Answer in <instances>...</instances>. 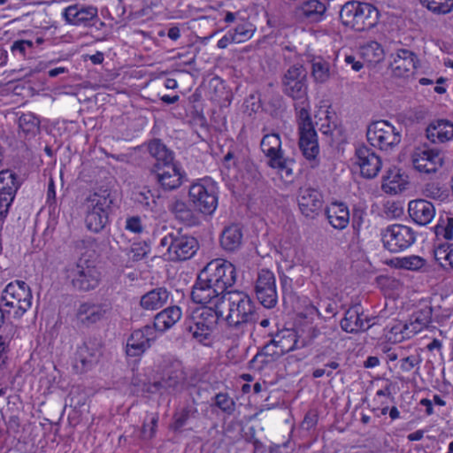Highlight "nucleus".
Wrapping results in <instances>:
<instances>
[{"instance_id": "obj_1", "label": "nucleus", "mask_w": 453, "mask_h": 453, "mask_svg": "<svg viewBox=\"0 0 453 453\" xmlns=\"http://www.w3.org/2000/svg\"><path fill=\"white\" fill-rule=\"evenodd\" d=\"M226 267L222 258L211 260L199 273L192 288L191 298L196 303L215 308L226 306Z\"/></svg>"}, {"instance_id": "obj_2", "label": "nucleus", "mask_w": 453, "mask_h": 453, "mask_svg": "<svg viewBox=\"0 0 453 453\" xmlns=\"http://www.w3.org/2000/svg\"><path fill=\"white\" fill-rule=\"evenodd\" d=\"M339 16L343 26L363 32L376 26L380 14L372 4L351 0L341 7Z\"/></svg>"}, {"instance_id": "obj_3", "label": "nucleus", "mask_w": 453, "mask_h": 453, "mask_svg": "<svg viewBox=\"0 0 453 453\" xmlns=\"http://www.w3.org/2000/svg\"><path fill=\"white\" fill-rule=\"evenodd\" d=\"M112 198L107 189L89 195L83 203L85 224L94 233L102 231L109 221Z\"/></svg>"}, {"instance_id": "obj_4", "label": "nucleus", "mask_w": 453, "mask_h": 453, "mask_svg": "<svg viewBox=\"0 0 453 453\" xmlns=\"http://www.w3.org/2000/svg\"><path fill=\"white\" fill-rule=\"evenodd\" d=\"M158 249L169 261H185L196 253L198 242L179 230H172L160 239Z\"/></svg>"}, {"instance_id": "obj_5", "label": "nucleus", "mask_w": 453, "mask_h": 453, "mask_svg": "<svg viewBox=\"0 0 453 453\" xmlns=\"http://www.w3.org/2000/svg\"><path fill=\"white\" fill-rule=\"evenodd\" d=\"M295 109L298 119L299 148L307 160L316 162L319 147L309 112L308 99L304 103L296 102Z\"/></svg>"}, {"instance_id": "obj_6", "label": "nucleus", "mask_w": 453, "mask_h": 453, "mask_svg": "<svg viewBox=\"0 0 453 453\" xmlns=\"http://www.w3.org/2000/svg\"><path fill=\"white\" fill-rule=\"evenodd\" d=\"M1 302L12 318L20 319L32 304L29 286L23 280L10 282L2 291Z\"/></svg>"}, {"instance_id": "obj_7", "label": "nucleus", "mask_w": 453, "mask_h": 453, "mask_svg": "<svg viewBox=\"0 0 453 453\" xmlns=\"http://www.w3.org/2000/svg\"><path fill=\"white\" fill-rule=\"evenodd\" d=\"M67 277L73 288L78 291L95 289L101 280L96 267L88 259L80 257L67 269Z\"/></svg>"}, {"instance_id": "obj_8", "label": "nucleus", "mask_w": 453, "mask_h": 453, "mask_svg": "<svg viewBox=\"0 0 453 453\" xmlns=\"http://www.w3.org/2000/svg\"><path fill=\"white\" fill-rule=\"evenodd\" d=\"M218 188L211 178L193 183L188 191L190 201L202 213L211 214L218 205Z\"/></svg>"}, {"instance_id": "obj_9", "label": "nucleus", "mask_w": 453, "mask_h": 453, "mask_svg": "<svg viewBox=\"0 0 453 453\" xmlns=\"http://www.w3.org/2000/svg\"><path fill=\"white\" fill-rule=\"evenodd\" d=\"M366 137L370 144L381 150H391L402 139L401 132L386 120L372 122L367 127Z\"/></svg>"}, {"instance_id": "obj_10", "label": "nucleus", "mask_w": 453, "mask_h": 453, "mask_svg": "<svg viewBox=\"0 0 453 453\" xmlns=\"http://www.w3.org/2000/svg\"><path fill=\"white\" fill-rule=\"evenodd\" d=\"M253 303L242 291L228 290V329L239 328L251 320Z\"/></svg>"}, {"instance_id": "obj_11", "label": "nucleus", "mask_w": 453, "mask_h": 453, "mask_svg": "<svg viewBox=\"0 0 453 453\" xmlns=\"http://www.w3.org/2000/svg\"><path fill=\"white\" fill-rule=\"evenodd\" d=\"M381 240L385 249L396 253L410 248L416 241V234L407 226L394 224L382 230Z\"/></svg>"}, {"instance_id": "obj_12", "label": "nucleus", "mask_w": 453, "mask_h": 453, "mask_svg": "<svg viewBox=\"0 0 453 453\" xmlns=\"http://www.w3.org/2000/svg\"><path fill=\"white\" fill-rule=\"evenodd\" d=\"M306 75L302 65H292L282 78L284 94L295 102L304 103L308 98Z\"/></svg>"}, {"instance_id": "obj_13", "label": "nucleus", "mask_w": 453, "mask_h": 453, "mask_svg": "<svg viewBox=\"0 0 453 453\" xmlns=\"http://www.w3.org/2000/svg\"><path fill=\"white\" fill-rule=\"evenodd\" d=\"M270 343L263 348V354L265 356H281L296 349L303 348L299 344V339L294 329L284 328L274 334H271Z\"/></svg>"}, {"instance_id": "obj_14", "label": "nucleus", "mask_w": 453, "mask_h": 453, "mask_svg": "<svg viewBox=\"0 0 453 453\" xmlns=\"http://www.w3.org/2000/svg\"><path fill=\"white\" fill-rule=\"evenodd\" d=\"M255 293L259 303L267 309L275 307L278 302L276 280L273 272L261 269L255 281Z\"/></svg>"}, {"instance_id": "obj_15", "label": "nucleus", "mask_w": 453, "mask_h": 453, "mask_svg": "<svg viewBox=\"0 0 453 453\" xmlns=\"http://www.w3.org/2000/svg\"><path fill=\"white\" fill-rule=\"evenodd\" d=\"M432 322V308L425 307L415 312L411 319L409 324L403 326L396 325L391 328V334H395L394 341L401 342L409 339L420 332L423 328L427 327Z\"/></svg>"}, {"instance_id": "obj_16", "label": "nucleus", "mask_w": 453, "mask_h": 453, "mask_svg": "<svg viewBox=\"0 0 453 453\" xmlns=\"http://www.w3.org/2000/svg\"><path fill=\"white\" fill-rule=\"evenodd\" d=\"M157 337L156 329L150 325L133 331L127 342V355L132 357L142 356L151 347Z\"/></svg>"}, {"instance_id": "obj_17", "label": "nucleus", "mask_w": 453, "mask_h": 453, "mask_svg": "<svg viewBox=\"0 0 453 453\" xmlns=\"http://www.w3.org/2000/svg\"><path fill=\"white\" fill-rule=\"evenodd\" d=\"M375 317L365 315L360 304H355L345 311L340 326L348 334H358L367 331L375 325Z\"/></svg>"}, {"instance_id": "obj_18", "label": "nucleus", "mask_w": 453, "mask_h": 453, "mask_svg": "<svg viewBox=\"0 0 453 453\" xmlns=\"http://www.w3.org/2000/svg\"><path fill=\"white\" fill-rule=\"evenodd\" d=\"M414 168L419 173H434L443 165V157L438 150L426 146L417 148L411 155Z\"/></svg>"}, {"instance_id": "obj_19", "label": "nucleus", "mask_w": 453, "mask_h": 453, "mask_svg": "<svg viewBox=\"0 0 453 453\" xmlns=\"http://www.w3.org/2000/svg\"><path fill=\"white\" fill-rule=\"evenodd\" d=\"M355 157L363 177L372 179L378 175L382 164L380 157L372 150L360 145L356 149Z\"/></svg>"}, {"instance_id": "obj_20", "label": "nucleus", "mask_w": 453, "mask_h": 453, "mask_svg": "<svg viewBox=\"0 0 453 453\" xmlns=\"http://www.w3.org/2000/svg\"><path fill=\"white\" fill-rule=\"evenodd\" d=\"M326 4L320 0H306L295 7L294 16L303 23H319L325 19Z\"/></svg>"}, {"instance_id": "obj_21", "label": "nucleus", "mask_w": 453, "mask_h": 453, "mask_svg": "<svg viewBox=\"0 0 453 453\" xmlns=\"http://www.w3.org/2000/svg\"><path fill=\"white\" fill-rule=\"evenodd\" d=\"M297 202L301 212L305 217L313 218L318 215L323 206V199L320 192L311 187L299 188Z\"/></svg>"}, {"instance_id": "obj_22", "label": "nucleus", "mask_w": 453, "mask_h": 453, "mask_svg": "<svg viewBox=\"0 0 453 453\" xmlns=\"http://www.w3.org/2000/svg\"><path fill=\"white\" fill-rule=\"evenodd\" d=\"M152 171L157 176V182L165 190L176 189L182 184V173L180 166L173 162L153 166Z\"/></svg>"}, {"instance_id": "obj_23", "label": "nucleus", "mask_w": 453, "mask_h": 453, "mask_svg": "<svg viewBox=\"0 0 453 453\" xmlns=\"http://www.w3.org/2000/svg\"><path fill=\"white\" fill-rule=\"evenodd\" d=\"M391 58H393V60L390 62L389 66L395 76L408 75V73H412L417 68V56L409 50L399 49L395 54L391 55Z\"/></svg>"}, {"instance_id": "obj_24", "label": "nucleus", "mask_w": 453, "mask_h": 453, "mask_svg": "<svg viewBox=\"0 0 453 453\" xmlns=\"http://www.w3.org/2000/svg\"><path fill=\"white\" fill-rule=\"evenodd\" d=\"M63 16L66 22L74 26H88L97 19V8L84 4H73L64 9Z\"/></svg>"}, {"instance_id": "obj_25", "label": "nucleus", "mask_w": 453, "mask_h": 453, "mask_svg": "<svg viewBox=\"0 0 453 453\" xmlns=\"http://www.w3.org/2000/svg\"><path fill=\"white\" fill-rule=\"evenodd\" d=\"M339 334V330L335 325L311 326L308 329L305 338L302 340V346L311 344L315 342L321 345H328L335 342Z\"/></svg>"}, {"instance_id": "obj_26", "label": "nucleus", "mask_w": 453, "mask_h": 453, "mask_svg": "<svg viewBox=\"0 0 453 453\" xmlns=\"http://www.w3.org/2000/svg\"><path fill=\"white\" fill-rule=\"evenodd\" d=\"M185 376L180 367H174L165 371L160 380L154 382L151 392L173 393L183 385Z\"/></svg>"}, {"instance_id": "obj_27", "label": "nucleus", "mask_w": 453, "mask_h": 453, "mask_svg": "<svg viewBox=\"0 0 453 453\" xmlns=\"http://www.w3.org/2000/svg\"><path fill=\"white\" fill-rule=\"evenodd\" d=\"M106 305L95 303H82L80 304L76 319L84 326H90L101 321L106 315Z\"/></svg>"}, {"instance_id": "obj_28", "label": "nucleus", "mask_w": 453, "mask_h": 453, "mask_svg": "<svg viewBox=\"0 0 453 453\" xmlns=\"http://www.w3.org/2000/svg\"><path fill=\"white\" fill-rule=\"evenodd\" d=\"M408 211L410 217L421 226L430 223L435 215L434 204L423 199L411 201Z\"/></svg>"}, {"instance_id": "obj_29", "label": "nucleus", "mask_w": 453, "mask_h": 453, "mask_svg": "<svg viewBox=\"0 0 453 453\" xmlns=\"http://www.w3.org/2000/svg\"><path fill=\"white\" fill-rule=\"evenodd\" d=\"M225 307L215 308L203 306L195 309L191 313L200 318L203 324L208 325V328L212 332L218 326L226 323V317L224 316Z\"/></svg>"}, {"instance_id": "obj_30", "label": "nucleus", "mask_w": 453, "mask_h": 453, "mask_svg": "<svg viewBox=\"0 0 453 453\" xmlns=\"http://www.w3.org/2000/svg\"><path fill=\"white\" fill-rule=\"evenodd\" d=\"M426 137L432 142H444L453 139V123L447 119H437L426 127Z\"/></svg>"}, {"instance_id": "obj_31", "label": "nucleus", "mask_w": 453, "mask_h": 453, "mask_svg": "<svg viewBox=\"0 0 453 453\" xmlns=\"http://www.w3.org/2000/svg\"><path fill=\"white\" fill-rule=\"evenodd\" d=\"M181 310L178 306L168 307L155 316L153 327L156 332H165L177 323L181 318Z\"/></svg>"}, {"instance_id": "obj_32", "label": "nucleus", "mask_w": 453, "mask_h": 453, "mask_svg": "<svg viewBox=\"0 0 453 453\" xmlns=\"http://www.w3.org/2000/svg\"><path fill=\"white\" fill-rule=\"evenodd\" d=\"M99 356L100 349L96 342H84L77 349L76 362H80L81 369L86 371L97 362Z\"/></svg>"}, {"instance_id": "obj_33", "label": "nucleus", "mask_w": 453, "mask_h": 453, "mask_svg": "<svg viewBox=\"0 0 453 453\" xmlns=\"http://www.w3.org/2000/svg\"><path fill=\"white\" fill-rule=\"evenodd\" d=\"M170 293L165 288L152 289L141 298V306L149 311H154L163 307L168 301Z\"/></svg>"}, {"instance_id": "obj_34", "label": "nucleus", "mask_w": 453, "mask_h": 453, "mask_svg": "<svg viewBox=\"0 0 453 453\" xmlns=\"http://www.w3.org/2000/svg\"><path fill=\"white\" fill-rule=\"evenodd\" d=\"M331 226L336 229L345 228L349 222L348 207L342 203H333L326 211Z\"/></svg>"}, {"instance_id": "obj_35", "label": "nucleus", "mask_w": 453, "mask_h": 453, "mask_svg": "<svg viewBox=\"0 0 453 453\" xmlns=\"http://www.w3.org/2000/svg\"><path fill=\"white\" fill-rule=\"evenodd\" d=\"M200 319V318L191 313L186 319L185 326L194 339L201 343L207 344L206 342L210 339L212 331L208 328V325L204 326Z\"/></svg>"}, {"instance_id": "obj_36", "label": "nucleus", "mask_w": 453, "mask_h": 453, "mask_svg": "<svg viewBox=\"0 0 453 453\" xmlns=\"http://www.w3.org/2000/svg\"><path fill=\"white\" fill-rule=\"evenodd\" d=\"M17 175L11 170L0 171V197L13 201L19 188Z\"/></svg>"}, {"instance_id": "obj_37", "label": "nucleus", "mask_w": 453, "mask_h": 453, "mask_svg": "<svg viewBox=\"0 0 453 453\" xmlns=\"http://www.w3.org/2000/svg\"><path fill=\"white\" fill-rule=\"evenodd\" d=\"M260 146L263 152L269 158V161H273V158H278L283 155L281 140L280 135L276 133L264 135Z\"/></svg>"}, {"instance_id": "obj_38", "label": "nucleus", "mask_w": 453, "mask_h": 453, "mask_svg": "<svg viewBox=\"0 0 453 453\" xmlns=\"http://www.w3.org/2000/svg\"><path fill=\"white\" fill-rule=\"evenodd\" d=\"M169 210L174 214L177 219L188 226H195L198 223V219L194 211L181 200L173 201L169 206Z\"/></svg>"}, {"instance_id": "obj_39", "label": "nucleus", "mask_w": 453, "mask_h": 453, "mask_svg": "<svg viewBox=\"0 0 453 453\" xmlns=\"http://www.w3.org/2000/svg\"><path fill=\"white\" fill-rule=\"evenodd\" d=\"M148 150L150 154L156 159L154 166H160L173 162V152L161 142L160 140H153L149 143Z\"/></svg>"}, {"instance_id": "obj_40", "label": "nucleus", "mask_w": 453, "mask_h": 453, "mask_svg": "<svg viewBox=\"0 0 453 453\" xmlns=\"http://www.w3.org/2000/svg\"><path fill=\"white\" fill-rule=\"evenodd\" d=\"M311 75L316 82L324 83L332 75L331 65L322 57H314L311 61Z\"/></svg>"}, {"instance_id": "obj_41", "label": "nucleus", "mask_w": 453, "mask_h": 453, "mask_svg": "<svg viewBox=\"0 0 453 453\" xmlns=\"http://www.w3.org/2000/svg\"><path fill=\"white\" fill-rule=\"evenodd\" d=\"M403 184L404 180L400 170L392 168L383 176L382 189L385 192L396 194L403 189Z\"/></svg>"}, {"instance_id": "obj_42", "label": "nucleus", "mask_w": 453, "mask_h": 453, "mask_svg": "<svg viewBox=\"0 0 453 453\" xmlns=\"http://www.w3.org/2000/svg\"><path fill=\"white\" fill-rule=\"evenodd\" d=\"M231 31H233L231 34V42L241 43L252 37L255 27L251 23L242 20L241 23L232 27Z\"/></svg>"}, {"instance_id": "obj_43", "label": "nucleus", "mask_w": 453, "mask_h": 453, "mask_svg": "<svg viewBox=\"0 0 453 453\" xmlns=\"http://www.w3.org/2000/svg\"><path fill=\"white\" fill-rule=\"evenodd\" d=\"M362 55L367 62L378 64L384 58L385 53L379 42L372 41L362 47Z\"/></svg>"}, {"instance_id": "obj_44", "label": "nucleus", "mask_w": 453, "mask_h": 453, "mask_svg": "<svg viewBox=\"0 0 453 453\" xmlns=\"http://www.w3.org/2000/svg\"><path fill=\"white\" fill-rule=\"evenodd\" d=\"M434 230L438 240L441 237L448 241L451 240L453 238V217L449 215L440 217Z\"/></svg>"}, {"instance_id": "obj_45", "label": "nucleus", "mask_w": 453, "mask_h": 453, "mask_svg": "<svg viewBox=\"0 0 453 453\" xmlns=\"http://www.w3.org/2000/svg\"><path fill=\"white\" fill-rule=\"evenodd\" d=\"M434 14H448L453 10V0H419Z\"/></svg>"}, {"instance_id": "obj_46", "label": "nucleus", "mask_w": 453, "mask_h": 453, "mask_svg": "<svg viewBox=\"0 0 453 453\" xmlns=\"http://www.w3.org/2000/svg\"><path fill=\"white\" fill-rule=\"evenodd\" d=\"M293 160L285 158L283 155L278 158H273V161H268V165L272 168L277 169L281 177L286 178V180L288 181H290L293 178Z\"/></svg>"}, {"instance_id": "obj_47", "label": "nucleus", "mask_w": 453, "mask_h": 453, "mask_svg": "<svg viewBox=\"0 0 453 453\" xmlns=\"http://www.w3.org/2000/svg\"><path fill=\"white\" fill-rule=\"evenodd\" d=\"M39 120L33 113H24L19 118V127L25 135H35L39 129Z\"/></svg>"}, {"instance_id": "obj_48", "label": "nucleus", "mask_w": 453, "mask_h": 453, "mask_svg": "<svg viewBox=\"0 0 453 453\" xmlns=\"http://www.w3.org/2000/svg\"><path fill=\"white\" fill-rule=\"evenodd\" d=\"M242 229L239 225L228 226V251L234 250L242 245Z\"/></svg>"}, {"instance_id": "obj_49", "label": "nucleus", "mask_w": 453, "mask_h": 453, "mask_svg": "<svg viewBox=\"0 0 453 453\" xmlns=\"http://www.w3.org/2000/svg\"><path fill=\"white\" fill-rule=\"evenodd\" d=\"M398 263L401 268L415 271L424 266L426 260L418 256H411L401 258Z\"/></svg>"}, {"instance_id": "obj_50", "label": "nucleus", "mask_w": 453, "mask_h": 453, "mask_svg": "<svg viewBox=\"0 0 453 453\" xmlns=\"http://www.w3.org/2000/svg\"><path fill=\"white\" fill-rule=\"evenodd\" d=\"M210 88L213 90L214 95L211 96L212 100L220 102L225 98V89L226 86L222 80L218 77H215L210 81Z\"/></svg>"}, {"instance_id": "obj_51", "label": "nucleus", "mask_w": 453, "mask_h": 453, "mask_svg": "<svg viewBox=\"0 0 453 453\" xmlns=\"http://www.w3.org/2000/svg\"><path fill=\"white\" fill-rule=\"evenodd\" d=\"M453 245L449 244H439L434 250V258L441 265L442 261L448 262L449 260V254H451Z\"/></svg>"}, {"instance_id": "obj_52", "label": "nucleus", "mask_w": 453, "mask_h": 453, "mask_svg": "<svg viewBox=\"0 0 453 453\" xmlns=\"http://www.w3.org/2000/svg\"><path fill=\"white\" fill-rule=\"evenodd\" d=\"M421 362L418 355H411L400 360V369L403 372H411L415 366H418Z\"/></svg>"}, {"instance_id": "obj_53", "label": "nucleus", "mask_w": 453, "mask_h": 453, "mask_svg": "<svg viewBox=\"0 0 453 453\" xmlns=\"http://www.w3.org/2000/svg\"><path fill=\"white\" fill-rule=\"evenodd\" d=\"M148 246L142 243H134L129 250V257L133 261H139L142 259L148 253Z\"/></svg>"}, {"instance_id": "obj_54", "label": "nucleus", "mask_w": 453, "mask_h": 453, "mask_svg": "<svg viewBox=\"0 0 453 453\" xmlns=\"http://www.w3.org/2000/svg\"><path fill=\"white\" fill-rule=\"evenodd\" d=\"M34 42L28 40L15 41L11 46V50L13 54L19 53L20 56L25 57L27 50L32 49Z\"/></svg>"}, {"instance_id": "obj_55", "label": "nucleus", "mask_w": 453, "mask_h": 453, "mask_svg": "<svg viewBox=\"0 0 453 453\" xmlns=\"http://www.w3.org/2000/svg\"><path fill=\"white\" fill-rule=\"evenodd\" d=\"M340 366L339 363L336 361H331L325 365V368H317L312 372L313 378H320L323 375H326L327 377L332 376L333 370L337 369Z\"/></svg>"}, {"instance_id": "obj_56", "label": "nucleus", "mask_w": 453, "mask_h": 453, "mask_svg": "<svg viewBox=\"0 0 453 453\" xmlns=\"http://www.w3.org/2000/svg\"><path fill=\"white\" fill-rule=\"evenodd\" d=\"M136 199L140 203L150 209H152L156 203L155 197L149 189L140 192Z\"/></svg>"}, {"instance_id": "obj_57", "label": "nucleus", "mask_w": 453, "mask_h": 453, "mask_svg": "<svg viewBox=\"0 0 453 453\" xmlns=\"http://www.w3.org/2000/svg\"><path fill=\"white\" fill-rule=\"evenodd\" d=\"M126 229L134 234H141L143 231L141 219L137 216L127 219Z\"/></svg>"}, {"instance_id": "obj_58", "label": "nucleus", "mask_w": 453, "mask_h": 453, "mask_svg": "<svg viewBox=\"0 0 453 453\" xmlns=\"http://www.w3.org/2000/svg\"><path fill=\"white\" fill-rule=\"evenodd\" d=\"M157 420V417H153L150 425H143L142 434L145 438L150 439L154 436Z\"/></svg>"}, {"instance_id": "obj_59", "label": "nucleus", "mask_w": 453, "mask_h": 453, "mask_svg": "<svg viewBox=\"0 0 453 453\" xmlns=\"http://www.w3.org/2000/svg\"><path fill=\"white\" fill-rule=\"evenodd\" d=\"M12 203V201L7 200L6 196L4 198L0 197V221L7 216Z\"/></svg>"}, {"instance_id": "obj_60", "label": "nucleus", "mask_w": 453, "mask_h": 453, "mask_svg": "<svg viewBox=\"0 0 453 453\" xmlns=\"http://www.w3.org/2000/svg\"><path fill=\"white\" fill-rule=\"evenodd\" d=\"M320 306L325 308V313L326 315H330V316L334 317L337 313L336 304L334 302L328 301L326 303H321Z\"/></svg>"}, {"instance_id": "obj_61", "label": "nucleus", "mask_w": 453, "mask_h": 453, "mask_svg": "<svg viewBox=\"0 0 453 453\" xmlns=\"http://www.w3.org/2000/svg\"><path fill=\"white\" fill-rule=\"evenodd\" d=\"M345 62L347 64H350L352 66V69L356 72H358L363 67V64L360 61H357L355 57H353V56H346Z\"/></svg>"}, {"instance_id": "obj_62", "label": "nucleus", "mask_w": 453, "mask_h": 453, "mask_svg": "<svg viewBox=\"0 0 453 453\" xmlns=\"http://www.w3.org/2000/svg\"><path fill=\"white\" fill-rule=\"evenodd\" d=\"M215 403L218 407H219L222 411L226 410V395L218 394L215 396Z\"/></svg>"}, {"instance_id": "obj_63", "label": "nucleus", "mask_w": 453, "mask_h": 453, "mask_svg": "<svg viewBox=\"0 0 453 453\" xmlns=\"http://www.w3.org/2000/svg\"><path fill=\"white\" fill-rule=\"evenodd\" d=\"M422 406H425L426 407V413L430 416L434 413V409H433V403H432V401L427 399V398H423L420 400V403H419Z\"/></svg>"}, {"instance_id": "obj_64", "label": "nucleus", "mask_w": 453, "mask_h": 453, "mask_svg": "<svg viewBox=\"0 0 453 453\" xmlns=\"http://www.w3.org/2000/svg\"><path fill=\"white\" fill-rule=\"evenodd\" d=\"M167 35L170 39L175 41L180 36V29L177 27H173L168 30Z\"/></svg>"}]
</instances>
